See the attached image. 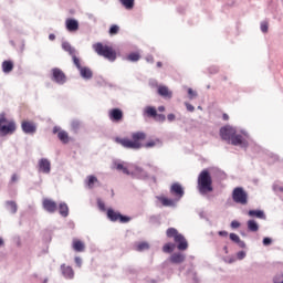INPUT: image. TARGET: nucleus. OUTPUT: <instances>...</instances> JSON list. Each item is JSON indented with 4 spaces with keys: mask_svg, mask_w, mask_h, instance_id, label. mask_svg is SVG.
I'll return each mask as SVG.
<instances>
[{
    "mask_svg": "<svg viewBox=\"0 0 283 283\" xmlns=\"http://www.w3.org/2000/svg\"><path fill=\"white\" fill-rule=\"evenodd\" d=\"M261 32L266 34L269 32V22H261Z\"/></svg>",
    "mask_w": 283,
    "mask_h": 283,
    "instance_id": "obj_44",
    "label": "nucleus"
},
{
    "mask_svg": "<svg viewBox=\"0 0 283 283\" xmlns=\"http://www.w3.org/2000/svg\"><path fill=\"white\" fill-rule=\"evenodd\" d=\"M59 132H61V127L55 126V127L53 128V134H59Z\"/></svg>",
    "mask_w": 283,
    "mask_h": 283,
    "instance_id": "obj_55",
    "label": "nucleus"
},
{
    "mask_svg": "<svg viewBox=\"0 0 283 283\" xmlns=\"http://www.w3.org/2000/svg\"><path fill=\"white\" fill-rule=\"evenodd\" d=\"M127 60L132 61L133 63H136V61H140V54L130 53V54H128Z\"/></svg>",
    "mask_w": 283,
    "mask_h": 283,
    "instance_id": "obj_38",
    "label": "nucleus"
},
{
    "mask_svg": "<svg viewBox=\"0 0 283 283\" xmlns=\"http://www.w3.org/2000/svg\"><path fill=\"white\" fill-rule=\"evenodd\" d=\"M62 49L64 50V52H67L70 56H74L76 54V49H74L73 45L70 44V42H63Z\"/></svg>",
    "mask_w": 283,
    "mask_h": 283,
    "instance_id": "obj_26",
    "label": "nucleus"
},
{
    "mask_svg": "<svg viewBox=\"0 0 283 283\" xmlns=\"http://www.w3.org/2000/svg\"><path fill=\"white\" fill-rule=\"evenodd\" d=\"M224 251H227V247H224Z\"/></svg>",
    "mask_w": 283,
    "mask_h": 283,
    "instance_id": "obj_63",
    "label": "nucleus"
},
{
    "mask_svg": "<svg viewBox=\"0 0 283 283\" xmlns=\"http://www.w3.org/2000/svg\"><path fill=\"white\" fill-rule=\"evenodd\" d=\"M97 205H98L101 211H105V202L98 200V201H97Z\"/></svg>",
    "mask_w": 283,
    "mask_h": 283,
    "instance_id": "obj_51",
    "label": "nucleus"
},
{
    "mask_svg": "<svg viewBox=\"0 0 283 283\" xmlns=\"http://www.w3.org/2000/svg\"><path fill=\"white\" fill-rule=\"evenodd\" d=\"M115 167H116L117 171H123V174H125L126 176L132 175L129 169H127V167H125L123 164H115Z\"/></svg>",
    "mask_w": 283,
    "mask_h": 283,
    "instance_id": "obj_37",
    "label": "nucleus"
},
{
    "mask_svg": "<svg viewBox=\"0 0 283 283\" xmlns=\"http://www.w3.org/2000/svg\"><path fill=\"white\" fill-rule=\"evenodd\" d=\"M134 250L138 252L147 251L149 250V243L148 242H137L134 244Z\"/></svg>",
    "mask_w": 283,
    "mask_h": 283,
    "instance_id": "obj_27",
    "label": "nucleus"
},
{
    "mask_svg": "<svg viewBox=\"0 0 283 283\" xmlns=\"http://www.w3.org/2000/svg\"><path fill=\"white\" fill-rule=\"evenodd\" d=\"M59 213L62 218H67L70 216V207H67V203L61 202L59 205Z\"/></svg>",
    "mask_w": 283,
    "mask_h": 283,
    "instance_id": "obj_22",
    "label": "nucleus"
},
{
    "mask_svg": "<svg viewBox=\"0 0 283 283\" xmlns=\"http://www.w3.org/2000/svg\"><path fill=\"white\" fill-rule=\"evenodd\" d=\"M232 200L237 205H249V193L242 187H237L232 191Z\"/></svg>",
    "mask_w": 283,
    "mask_h": 283,
    "instance_id": "obj_7",
    "label": "nucleus"
},
{
    "mask_svg": "<svg viewBox=\"0 0 283 283\" xmlns=\"http://www.w3.org/2000/svg\"><path fill=\"white\" fill-rule=\"evenodd\" d=\"M157 92L159 96H163L164 98H171V96H174V93L169 91V87L167 86H159Z\"/></svg>",
    "mask_w": 283,
    "mask_h": 283,
    "instance_id": "obj_20",
    "label": "nucleus"
},
{
    "mask_svg": "<svg viewBox=\"0 0 283 283\" xmlns=\"http://www.w3.org/2000/svg\"><path fill=\"white\" fill-rule=\"evenodd\" d=\"M6 207L10 213H17L19 211V206H17V201H7Z\"/></svg>",
    "mask_w": 283,
    "mask_h": 283,
    "instance_id": "obj_30",
    "label": "nucleus"
},
{
    "mask_svg": "<svg viewBox=\"0 0 283 283\" xmlns=\"http://www.w3.org/2000/svg\"><path fill=\"white\" fill-rule=\"evenodd\" d=\"M270 244H273V240L269 237L263 239V245L264 247H270Z\"/></svg>",
    "mask_w": 283,
    "mask_h": 283,
    "instance_id": "obj_45",
    "label": "nucleus"
},
{
    "mask_svg": "<svg viewBox=\"0 0 283 283\" xmlns=\"http://www.w3.org/2000/svg\"><path fill=\"white\" fill-rule=\"evenodd\" d=\"M157 145H163V143L160 142V139H154V140H149V142H147L145 145H144V147L146 148V149H151V147H157Z\"/></svg>",
    "mask_w": 283,
    "mask_h": 283,
    "instance_id": "obj_36",
    "label": "nucleus"
},
{
    "mask_svg": "<svg viewBox=\"0 0 283 283\" xmlns=\"http://www.w3.org/2000/svg\"><path fill=\"white\" fill-rule=\"evenodd\" d=\"M155 120H157V123H165V120H167V117L165 116V114H156Z\"/></svg>",
    "mask_w": 283,
    "mask_h": 283,
    "instance_id": "obj_40",
    "label": "nucleus"
},
{
    "mask_svg": "<svg viewBox=\"0 0 283 283\" xmlns=\"http://www.w3.org/2000/svg\"><path fill=\"white\" fill-rule=\"evenodd\" d=\"M21 129L24 134L32 136L36 134V124L34 122L23 120L21 123Z\"/></svg>",
    "mask_w": 283,
    "mask_h": 283,
    "instance_id": "obj_11",
    "label": "nucleus"
},
{
    "mask_svg": "<svg viewBox=\"0 0 283 283\" xmlns=\"http://www.w3.org/2000/svg\"><path fill=\"white\" fill-rule=\"evenodd\" d=\"M248 216L250 218H259V220H266V214L262 210H249Z\"/></svg>",
    "mask_w": 283,
    "mask_h": 283,
    "instance_id": "obj_21",
    "label": "nucleus"
},
{
    "mask_svg": "<svg viewBox=\"0 0 283 283\" xmlns=\"http://www.w3.org/2000/svg\"><path fill=\"white\" fill-rule=\"evenodd\" d=\"M219 235L223 237V238H227V235H229V232L227 231H219Z\"/></svg>",
    "mask_w": 283,
    "mask_h": 283,
    "instance_id": "obj_54",
    "label": "nucleus"
},
{
    "mask_svg": "<svg viewBox=\"0 0 283 283\" xmlns=\"http://www.w3.org/2000/svg\"><path fill=\"white\" fill-rule=\"evenodd\" d=\"M146 61L147 63H154V56L153 55L146 56Z\"/></svg>",
    "mask_w": 283,
    "mask_h": 283,
    "instance_id": "obj_53",
    "label": "nucleus"
},
{
    "mask_svg": "<svg viewBox=\"0 0 283 283\" xmlns=\"http://www.w3.org/2000/svg\"><path fill=\"white\" fill-rule=\"evenodd\" d=\"M213 179H211V174L209 170H202L198 177V189L201 196H205L213 191Z\"/></svg>",
    "mask_w": 283,
    "mask_h": 283,
    "instance_id": "obj_3",
    "label": "nucleus"
},
{
    "mask_svg": "<svg viewBox=\"0 0 283 283\" xmlns=\"http://www.w3.org/2000/svg\"><path fill=\"white\" fill-rule=\"evenodd\" d=\"M57 138L61 140V143H64V145H67L70 143V135H67V132L65 130H60L57 133Z\"/></svg>",
    "mask_w": 283,
    "mask_h": 283,
    "instance_id": "obj_29",
    "label": "nucleus"
},
{
    "mask_svg": "<svg viewBox=\"0 0 283 283\" xmlns=\"http://www.w3.org/2000/svg\"><path fill=\"white\" fill-rule=\"evenodd\" d=\"M42 205L44 211H48V213H56V210L59 209L56 201H53L52 199H44Z\"/></svg>",
    "mask_w": 283,
    "mask_h": 283,
    "instance_id": "obj_13",
    "label": "nucleus"
},
{
    "mask_svg": "<svg viewBox=\"0 0 283 283\" xmlns=\"http://www.w3.org/2000/svg\"><path fill=\"white\" fill-rule=\"evenodd\" d=\"M61 271L66 280H74V270L72 269V266H66L65 264H62Z\"/></svg>",
    "mask_w": 283,
    "mask_h": 283,
    "instance_id": "obj_17",
    "label": "nucleus"
},
{
    "mask_svg": "<svg viewBox=\"0 0 283 283\" xmlns=\"http://www.w3.org/2000/svg\"><path fill=\"white\" fill-rule=\"evenodd\" d=\"M126 10H134L135 0H118Z\"/></svg>",
    "mask_w": 283,
    "mask_h": 283,
    "instance_id": "obj_34",
    "label": "nucleus"
},
{
    "mask_svg": "<svg viewBox=\"0 0 283 283\" xmlns=\"http://www.w3.org/2000/svg\"><path fill=\"white\" fill-rule=\"evenodd\" d=\"M98 182V178H96V176H88L87 180H86V187H88V189H94V184Z\"/></svg>",
    "mask_w": 283,
    "mask_h": 283,
    "instance_id": "obj_33",
    "label": "nucleus"
},
{
    "mask_svg": "<svg viewBox=\"0 0 283 283\" xmlns=\"http://www.w3.org/2000/svg\"><path fill=\"white\" fill-rule=\"evenodd\" d=\"M14 182H19V175H17V174H13L11 176L10 185H12Z\"/></svg>",
    "mask_w": 283,
    "mask_h": 283,
    "instance_id": "obj_47",
    "label": "nucleus"
},
{
    "mask_svg": "<svg viewBox=\"0 0 283 283\" xmlns=\"http://www.w3.org/2000/svg\"><path fill=\"white\" fill-rule=\"evenodd\" d=\"M93 50L98 54V56H104L107 61H116V51L112 46L103 45V43L97 42L93 44Z\"/></svg>",
    "mask_w": 283,
    "mask_h": 283,
    "instance_id": "obj_5",
    "label": "nucleus"
},
{
    "mask_svg": "<svg viewBox=\"0 0 283 283\" xmlns=\"http://www.w3.org/2000/svg\"><path fill=\"white\" fill-rule=\"evenodd\" d=\"M72 247L77 253H83V251H85V243L78 239L73 240Z\"/></svg>",
    "mask_w": 283,
    "mask_h": 283,
    "instance_id": "obj_23",
    "label": "nucleus"
},
{
    "mask_svg": "<svg viewBox=\"0 0 283 283\" xmlns=\"http://www.w3.org/2000/svg\"><path fill=\"white\" fill-rule=\"evenodd\" d=\"M51 78L54 83H57V85H64V83L67 81L65 73H63L62 70L59 67L52 69V77Z\"/></svg>",
    "mask_w": 283,
    "mask_h": 283,
    "instance_id": "obj_9",
    "label": "nucleus"
},
{
    "mask_svg": "<svg viewBox=\"0 0 283 283\" xmlns=\"http://www.w3.org/2000/svg\"><path fill=\"white\" fill-rule=\"evenodd\" d=\"M174 244L172 243H166L164 247H163V251L164 253H174Z\"/></svg>",
    "mask_w": 283,
    "mask_h": 283,
    "instance_id": "obj_39",
    "label": "nucleus"
},
{
    "mask_svg": "<svg viewBox=\"0 0 283 283\" xmlns=\"http://www.w3.org/2000/svg\"><path fill=\"white\" fill-rule=\"evenodd\" d=\"M222 118H223V120H229V115H227V113H224V114L222 115Z\"/></svg>",
    "mask_w": 283,
    "mask_h": 283,
    "instance_id": "obj_57",
    "label": "nucleus"
},
{
    "mask_svg": "<svg viewBox=\"0 0 283 283\" xmlns=\"http://www.w3.org/2000/svg\"><path fill=\"white\" fill-rule=\"evenodd\" d=\"M12 70H14V63H12V61H3L2 62V72L4 74H10V72H12Z\"/></svg>",
    "mask_w": 283,
    "mask_h": 283,
    "instance_id": "obj_25",
    "label": "nucleus"
},
{
    "mask_svg": "<svg viewBox=\"0 0 283 283\" xmlns=\"http://www.w3.org/2000/svg\"><path fill=\"white\" fill-rule=\"evenodd\" d=\"M144 114L148 116L149 118H156V114H158V111H156V107L154 106H146L144 109Z\"/></svg>",
    "mask_w": 283,
    "mask_h": 283,
    "instance_id": "obj_28",
    "label": "nucleus"
},
{
    "mask_svg": "<svg viewBox=\"0 0 283 283\" xmlns=\"http://www.w3.org/2000/svg\"><path fill=\"white\" fill-rule=\"evenodd\" d=\"M188 95H189V99L193 101V98L198 97V92L193 91L192 88H188Z\"/></svg>",
    "mask_w": 283,
    "mask_h": 283,
    "instance_id": "obj_42",
    "label": "nucleus"
},
{
    "mask_svg": "<svg viewBox=\"0 0 283 283\" xmlns=\"http://www.w3.org/2000/svg\"><path fill=\"white\" fill-rule=\"evenodd\" d=\"M119 30H120V28H119L118 25L113 24V25L111 27V29H109V34H111V35H114V34H116L117 32H119Z\"/></svg>",
    "mask_w": 283,
    "mask_h": 283,
    "instance_id": "obj_43",
    "label": "nucleus"
},
{
    "mask_svg": "<svg viewBox=\"0 0 283 283\" xmlns=\"http://www.w3.org/2000/svg\"><path fill=\"white\" fill-rule=\"evenodd\" d=\"M187 260V256L184 253L175 252L170 255L171 264H182Z\"/></svg>",
    "mask_w": 283,
    "mask_h": 283,
    "instance_id": "obj_16",
    "label": "nucleus"
},
{
    "mask_svg": "<svg viewBox=\"0 0 283 283\" xmlns=\"http://www.w3.org/2000/svg\"><path fill=\"white\" fill-rule=\"evenodd\" d=\"M153 171H155V172L158 171V167L154 166Z\"/></svg>",
    "mask_w": 283,
    "mask_h": 283,
    "instance_id": "obj_61",
    "label": "nucleus"
},
{
    "mask_svg": "<svg viewBox=\"0 0 283 283\" xmlns=\"http://www.w3.org/2000/svg\"><path fill=\"white\" fill-rule=\"evenodd\" d=\"M170 193L178 198V200H180V198L185 196V189H182V186L180 184L175 182L170 187Z\"/></svg>",
    "mask_w": 283,
    "mask_h": 283,
    "instance_id": "obj_14",
    "label": "nucleus"
},
{
    "mask_svg": "<svg viewBox=\"0 0 283 283\" xmlns=\"http://www.w3.org/2000/svg\"><path fill=\"white\" fill-rule=\"evenodd\" d=\"M108 118L112 123H120L123 120V111L120 108H113L108 112Z\"/></svg>",
    "mask_w": 283,
    "mask_h": 283,
    "instance_id": "obj_12",
    "label": "nucleus"
},
{
    "mask_svg": "<svg viewBox=\"0 0 283 283\" xmlns=\"http://www.w3.org/2000/svg\"><path fill=\"white\" fill-rule=\"evenodd\" d=\"M132 176H135V178H139V180H147L149 178V175L145 169L142 167L135 166V169L132 172Z\"/></svg>",
    "mask_w": 283,
    "mask_h": 283,
    "instance_id": "obj_15",
    "label": "nucleus"
},
{
    "mask_svg": "<svg viewBox=\"0 0 283 283\" xmlns=\"http://www.w3.org/2000/svg\"><path fill=\"white\" fill-rule=\"evenodd\" d=\"M78 72H80L82 78H85L86 81H90V78H92V76H94V73L87 66H82Z\"/></svg>",
    "mask_w": 283,
    "mask_h": 283,
    "instance_id": "obj_19",
    "label": "nucleus"
},
{
    "mask_svg": "<svg viewBox=\"0 0 283 283\" xmlns=\"http://www.w3.org/2000/svg\"><path fill=\"white\" fill-rule=\"evenodd\" d=\"M159 200L164 207H175L176 206V201L174 199L161 197V198H159Z\"/></svg>",
    "mask_w": 283,
    "mask_h": 283,
    "instance_id": "obj_32",
    "label": "nucleus"
},
{
    "mask_svg": "<svg viewBox=\"0 0 283 283\" xmlns=\"http://www.w3.org/2000/svg\"><path fill=\"white\" fill-rule=\"evenodd\" d=\"M167 238H174L178 251H187L189 249V243L187 242V239H185V235L181 233H178V230L176 228H169L166 231Z\"/></svg>",
    "mask_w": 283,
    "mask_h": 283,
    "instance_id": "obj_4",
    "label": "nucleus"
},
{
    "mask_svg": "<svg viewBox=\"0 0 283 283\" xmlns=\"http://www.w3.org/2000/svg\"><path fill=\"white\" fill-rule=\"evenodd\" d=\"M167 120L169 123H174V120H176V115L174 113H170L167 115Z\"/></svg>",
    "mask_w": 283,
    "mask_h": 283,
    "instance_id": "obj_49",
    "label": "nucleus"
},
{
    "mask_svg": "<svg viewBox=\"0 0 283 283\" xmlns=\"http://www.w3.org/2000/svg\"><path fill=\"white\" fill-rule=\"evenodd\" d=\"M73 59V63L74 65L77 67V70L80 71L83 66H81V60L75 55H72Z\"/></svg>",
    "mask_w": 283,
    "mask_h": 283,
    "instance_id": "obj_41",
    "label": "nucleus"
},
{
    "mask_svg": "<svg viewBox=\"0 0 283 283\" xmlns=\"http://www.w3.org/2000/svg\"><path fill=\"white\" fill-rule=\"evenodd\" d=\"M81 120L78 119H73L71 122V129L72 132H74L75 134H78V129H81Z\"/></svg>",
    "mask_w": 283,
    "mask_h": 283,
    "instance_id": "obj_35",
    "label": "nucleus"
},
{
    "mask_svg": "<svg viewBox=\"0 0 283 283\" xmlns=\"http://www.w3.org/2000/svg\"><path fill=\"white\" fill-rule=\"evenodd\" d=\"M65 25H66V30H69V32H76V30H78V21H76L74 19H67L65 21Z\"/></svg>",
    "mask_w": 283,
    "mask_h": 283,
    "instance_id": "obj_18",
    "label": "nucleus"
},
{
    "mask_svg": "<svg viewBox=\"0 0 283 283\" xmlns=\"http://www.w3.org/2000/svg\"><path fill=\"white\" fill-rule=\"evenodd\" d=\"M231 228L232 229H238V228H240V223L238 221H232L231 222Z\"/></svg>",
    "mask_w": 283,
    "mask_h": 283,
    "instance_id": "obj_52",
    "label": "nucleus"
},
{
    "mask_svg": "<svg viewBox=\"0 0 283 283\" xmlns=\"http://www.w3.org/2000/svg\"><path fill=\"white\" fill-rule=\"evenodd\" d=\"M3 239L2 238H0V247H3Z\"/></svg>",
    "mask_w": 283,
    "mask_h": 283,
    "instance_id": "obj_60",
    "label": "nucleus"
},
{
    "mask_svg": "<svg viewBox=\"0 0 283 283\" xmlns=\"http://www.w3.org/2000/svg\"><path fill=\"white\" fill-rule=\"evenodd\" d=\"M230 240L232 242H234L235 244H238V247H240V249H244L247 247V243H244V241H242L240 239V237L235 233H230Z\"/></svg>",
    "mask_w": 283,
    "mask_h": 283,
    "instance_id": "obj_24",
    "label": "nucleus"
},
{
    "mask_svg": "<svg viewBox=\"0 0 283 283\" xmlns=\"http://www.w3.org/2000/svg\"><path fill=\"white\" fill-rule=\"evenodd\" d=\"M185 105L188 112H196V107H193V105H191L190 103L186 102Z\"/></svg>",
    "mask_w": 283,
    "mask_h": 283,
    "instance_id": "obj_48",
    "label": "nucleus"
},
{
    "mask_svg": "<svg viewBox=\"0 0 283 283\" xmlns=\"http://www.w3.org/2000/svg\"><path fill=\"white\" fill-rule=\"evenodd\" d=\"M132 138H115V142L118 145H122V147H124L125 149H142L143 147V143H140V140H145V138H147V135L143 132H136L132 134Z\"/></svg>",
    "mask_w": 283,
    "mask_h": 283,
    "instance_id": "obj_2",
    "label": "nucleus"
},
{
    "mask_svg": "<svg viewBox=\"0 0 283 283\" xmlns=\"http://www.w3.org/2000/svg\"><path fill=\"white\" fill-rule=\"evenodd\" d=\"M237 258H238V260H244V258H247V252H244V251L238 252Z\"/></svg>",
    "mask_w": 283,
    "mask_h": 283,
    "instance_id": "obj_46",
    "label": "nucleus"
},
{
    "mask_svg": "<svg viewBox=\"0 0 283 283\" xmlns=\"http://www.w3.org/2000/svg\"><path fill=\"white\" fill-rule=\"evenodd\" d=\"M17 132V123L8 120L6 113L0 114V136H8Z\"/></svg>",
    "mask_w": 283,
    "mask_h": 283,
    "instance_id": "obj_6",
    "label": "nucleus"
},
{
    "mask_svg": "<svg viewBox=\"0 0 283 283\" xmlns=\"http://www.w3.org/2000/svg\"><path fill=\"white\" fill-rule=\"evenodd\" d=\"M75 264L76 266L81 268L83 264V260L80 256H75Z\"/></svg>",
    "mask_w": 283,
    "mask_h": 283,
    "instance_id": "obj_50",
    "label": "nucleus"
},
{
    "mask_svg": "<svg viewBox=\"0 0 283 283\" xmlns=\"http://www.w3.org/2000/svg\"><path fill=\"white\" fill-rule=\"evenodd\" d=\"M158 112H165V106H159Z\"/></svg>",
    "mask_w": 283,
    "mask_h": 283,
    "instance_id": "obj_58",
    "label": "nucleus"
},
{
    "mask_svg": "<svg viewBox=\"0 0 283 283\" xmlns=\"http://www.w3.org/2000/svg\"><path fill=\"white\" fill-rule=\"evenodd\" d=\"M248 229L252 232L255 233L256 231H260V226L255 220H249L248 221Z\"/></svg>",
    "mask_w": 283,
    "mask_h": 283,
    "instance_id": "obj_31",
    "label": "nucleus"
},
{
    "mask_svg": "<svg viewBox=\"0 0 283 283\" xmlns=\"http://www.w3.org/2000/svg\"><path fill=\"white\" fill-rule=\"evenodd\" d=\"M237 130L232 126H223L220 128V136L222 140L230 143V145H234L235 147H247L249 144L242 135H235Z\"/></svg>",
    "mask_w": 283,
    "mask_h": 283,
    "instance_id": "obj_1",
    "label": "nucleus"
},
{
    "mask_svg": "<svg viewBox=\"0 0 283 283\" xmlns=\"http://www.w3.org/2000/svg\"><path fill=\"white\" fill-rule=\"evenodd\" d=\"M157 67H163V62H157Z\"/></svg>",
    "mask_w": 283,
    "mask_h": 283,
    "instance_id": "obj_59",
    "label": "nucleus"
},
{
    "mask_svg": "<svg viewBox=\"0 0 283 283\" xmlns=\"http://www.w3.org/2000/svg\"><path fill=\"white\" fill-rule=\"evenodd\" d=\"M107 218H108V220H111V222H118V220H119V222L122 224H127V222H130V220H132L130 217L123 216V214H120V212H116L112 208H109L107 210Z\"/></svg>",
    "mask_w": 283,
    "mask_h": 283,
    "instance_id": "obj_8",
    "label": "nucleus"
},
{
    "mask_svg": "<svg viewBox=\"0 0 283 283\" xmlns=\"http://www.w3.org/2000/svg\"><path fill=\"white\" fill-rule=\"evenodd\" d=\"M38 171L40 174H50L52 171V164L48 158H41L38 163Z\"/></svg>",
    "mask_w": 283,
    "mask_h": 283,
    "instance_id": "obj_10",
    "label": "nucleus"
},
{
    "mask_svg": "<svg viewBox=\"0 0 283 283\" xmlns=\"http://www.w3.org/2000/svg\"><path fill=\"white\" fill-rule=\"evenodd\" d=\"M198 109H202V107L198 106Z\"/></svg>",
    "mask_w": 283,
    "mask_h": 283,
    "instance_id": "obj_62",
    "label": "nucleus"
},
{
    "mask_svg": "<svg viewBox=\"0 0 283 283\" xmlns=\"http://www.w3.org/2000/svg\"><path fill=\"white\" fill-rule=\"evenodd\" d=\"M49 39H50V41H54V39H56V35H54V33H51V34L49 35Z\"/></svg>",
    "mask_w": 283,
    "mask_h": 283,
    "instance_id": "obj_56",
    "label": "nucleus"
}]
</instances>
